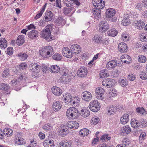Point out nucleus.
Masks as SVG:
<instances>
[{
    "label": "nucleus",
    "mask_w": 147,
    "mask_h": 147,
    "mask_svg": "<svg viewBox=\"0 0 147 147\" xmlns=\"http://www.w3.org/2000/svg\"><path fill=\"white\" fill-rule=\"evenodd\" d=\"M116 11L114 9L110 8L107 9L106 11V17L109 20L115 22L117 20L116 17Z\"/></svg>",
    "instance_id": "obj_1"
},
{
    "label": "nucleus",
    "mask_w": 147,
    "mask_h": 147,
    "mask_svg": "<svg viewBox=\"0 0 147 147\" xmlns=\"http://www.w3.org/2000/svg\"><path fill=\"white\" fill-rule=\"evenodd\" d=\"M79 113L76 108L71 107L68 109L66 111L67 116L71 118L76 119L78 117Z\"/></svg>",
    "instance_id": "obj_2"
},
{
    "label": "nucleus",
    "mask_w": 147,
    "mask_h": 147,
    "mask_svg": "<svg viewBox=\"0 0 147 147\" xmlns=\"http://www.w3.org/2000/svg\"><path fill=\"white\" fill-rule=\"evenodd\" d=\"M92 42L94 43L98 44H102L103 45L108 43V41L107 39H103L102 36L99 35H96L92 39Z\"/></svg>",
    "instance_id": "obj_3"
},
{
    "label": "nucleus",
    "mask_w": 147,
    "mask_h": 147,
    "mask_svg": "<svg viewBox=\"0 0 147 147\" xmlns=\"http://www.w3.org/2000/svg\"><path fill=\"white\" fill-rule=\"evenodd\" d=\"M101 106L99 103L96 100L91 101L89 105V107L91 111L94 112H97L100 110Z\"/></svg>",
    "instance_id": "obj_4"
},
{
    "label": "nucleus",
    "mask_w": 147,
    "mask_h": 147,
    "mask_svg": "<svg viewBox=\"0 0 147 147\" xmlns=\"http://www.w3.org/2000/svg\"><path fill=\"white\" fill-rule=\"evenodd\" d=\"M59 79L60 82L65 84H68L71 80V76L65 71H63Z\"/></svg>",
    "instance_id": "obj_5"
},
{
    "label": "nucleus",
    "mask_w": 147,
    "mask_h": 147,
    "mask_svg": "<svg viewBox=\"0 0 147 147\" xmlns=\"http://www.w3.org/2000/svg\"><path fill=\"white\" fill-rule=\"evenodd\" d=\"M41 36L48 41L53 40V38L51 36L50 30L45 29L41 32Z\"/></svg>",
    "instance_id": "obj_6"
},
{
    "label": "nucleus",
    "mask_w": 147,
    "mask_h": 147,
    "mask_svg": "<svg viewBox=\"0 0 147 147\" xmlns=\"http://www.w3.org/2000/svg\"><path fill=\"white\" fill-rule=\"evenodd\" d=\"M82 98L83 100L85 101L89 102L92 99V97L90 92L85 91L82 94Z\"/></svg>",
    "instance_id": "obj_7"
},
{
    "label": "nucleus",
    "mask_w": 147,
    "mask_h": 147,
    "mask_svg": "<svg viewBox=\"0 0 147 147\" xmlns=\"http://www.w3.org/2000/svg\"><path fill=\"white\" fill-rule=\"evenodd\" d=\"M99 28V30L101 32H103L107 31L109 29V26L107 21H102L100 23Z\"/></svg>",
    "instance_id": "obj_8"
},
{
    "label": "nucleus",
    "mask_w": 147,
    "mask_h": 147,
    "mask_svg": "<svg viewBox=\"0 0 147 147\" xmlns=\"http://www.w3.org/2000/svg\"><path fill=\"white\" fill-rule=\"evenodd\" d=\"M102 84L107 88L111 87L114 85V80L112 79L107 78L103 81Z\"/></svg>",
    "instance_id": "obj_9"
},
{
    "label": "nucleus",
    "mask_w": 147,
    "mask_h": 147,
    "mask_svg": "<svg viewBox=\"0 0 147 147\" xmlns=\"http://www.w3.org/2000/svg\"><path fill=\"white\" fill-rule=\"evenodd\" d=\"M96 93V98L100 100H102L104 98L102 95L104 93V90L100 87L96 88L95 90Z\"/></svg>",
    "instance_id": "obj_10"
},
{
    "label": "nucleus",
    "mask_w": 147,
    "mask_h": 147,
    "mask_svg": "<svg viewBox=\"0 0 147 147\" xmlns=\"http://www.w3.org/2000/svg\"><path fill=\"white\" fill-rule=\"evenodd\" d=\"M93 4L96 8L95 9H101L104 7V1L101 0H95Z\"/></svg>",
    "instance_id": "obj_11"
},
{
    "label": "nucleus",
    "mask_w": 147,
    "mask_h": 147,
    "mask_svg": "<svg viewBox=\"0 0 147 147\" xmlns=\"http://www.w3.org/2000/svg\"><path fill=\"white\" fill-rule=\"evenodd\" d=\"M45 16L44 19L46 22L51 21L53 19L54 15L49 10L47 11L45 13Z\"/></svg>",
    "instance_id": "obj_12"
},
{
    "label": "nucleus",
    "mask_w": 147,
    "mask_h": 147,
    "mask_svg": "<svg viewBox=\"0 0 147 147\" xmlns=\"http://www.w3.org/2000/svg\"><path fill=\"white\" fill-rule=\"evenodd\" d=\"M87 74V70L84 67L80 68L77 71V75L82 78L84 77Z\"/></svg>",
    "instance_id": "obj_13"
},
{
    "label": "nucleus",
    "mask_w": 147,
    "mask_h": 147,
    "mask_svg": "<svg viewBox=\"0 0 147 147\" xmlns=\"http://www.w3.org/2000/svg\"><path fill=\"white\" fill-rule=\"evenodd\" d=\"M67 126L68 127L75 129L78 128L79 127L78 123L75 121H69L67 124Z\"/></svg>",
    "instance_id": "obj_14"
},
{
    "label": "nucleus",
    "mask_w": 147,
    "mask_h": 147,
    "mask_svg": "<svg viewBox=\"0 0 147 147\" xmlns=\"http://www.w3.org/2000/svg\"><path fill=\"white\" fill-rule=\"evenodd\" d=\"M118 48L119 51L121 53L126 52L128 49L127 45L124 43H120L118 45Z\"/></svg>",
    "instance_id": "obj_15"
},
{
    "label": "nucleus",
    "mask_w": 147,
    "mask_h": 147,
    "mask_svg": "<svg viewBox=\"0 0 147 147\" xmlns=\"http://www.w3.org/2000/svg\"><path fill=\"white\" fill-rule=\"evenodd\" d=\"M30 70L34 72H36L40 70V66L38 64L33 63L31 64L29 66Z\"/></svg>",
    "instance_id": "obj_16"
},
{
    "label": "nucleus",
    "mask_w": 147,
    "mask_h": 147,
    "mask_svg": "<svg viewBox=\"0 0 147 147\" xmlns=\"http://www.w3.org/2000/svg\"><path fill=\"white\" fill-rule=\"evenodd\" d=\"M131 131L130 126L125 125L122 127L121 130V135H127L129 134Z\"/></svg>",
    "instance_id": "obj_17"
},
{
    "label": "nucleus",
    "mask_w": 147,
    "mask_h": 147,
    "mask_svg": "<svg viewBox=\"0 0 147 147\" xmlns=\"http://www.w3.org/2000/svg\"><path fill=\"white\" fill-rule=\"evenodd\" d=\"M117 64V61L114 60H111L107 62L106 64V67L109 70L114 68Z\"/></svg>",
    "instance_id": "obj_18"
},
{
    "label": "nucleus",
    "mask_w": 147,
    "mask_h": 147,
    "mask_svg": "<svg viewBox=\"0 0 147 147\" xmlns=\"http://www.w3.org/2000/svg\"><path fill=\"white\" fill-rule=\"evenodd\" d=\"M62 105L60 102L55 101L53 102V109L55 111L57 112L59 111L62 107Z\"/></svg>",
    "instance_id": "obj_19"
},
{
    "label": "nucleus",
    "mask_w": 147,
    "mask_h": 147,
    "mask_svg": "<svg viewBox=\"0 0 147 147\" xmlns=\"http://www.w3.org/2000/svg\"><path fill=\"white\" fill-rule=\"evenodd\" d=\"M71 49L72 52L75 54L79 53L81 50L80 46L77 44L72 45L71 47Z\"/></svg>",
    "instance_id": "obj_20"
},
{
    "label": "nucleus",
    "mask_w": 147,
    "mask_h": 147,
    "mask_svg": "<svg viewBox=\"0 0 147 147\" xmlns=\"http://www.w3.org/2000/svg\"><path fill=\"white\" fill-rule=\"evenodd\" d=\"M40 54L43 57L49 58L50 57L48 53L47 50L45 47L42 48L39 50Z\"/></svg>",
    "instance_id": "obj_21"
},
{
    "label": "nucleus",
    "mask_w": 147,
    "mask_h": 147,
    "mask_svg": "<svg viewBox=\"0 0 147 147\" xmlns=\"http://www.w3.org/2000/svg\"><path fill=\"white\" fill-rule=\"evenodd\" d=\"M59 128V129L58 131L59 134L61 136H65L68 134L69 132L68 129L65 127L60 126Z\"/></svg>",
    "instance_id": "obj_22"
},
{
    "label": "nucleus",
    "mask_w": 147,
    "mask_h": 147,
    "mask_svg": "<svg viewBox=\"0 0 147 147\" xmlns=\"http://www.w3.org/2000/svg\"><path fill=\"white\" fill-rule=\"evenodd\" d=\"M44 147H53L54 145V141L53 140H49L46 139L43 143Z\"/></svg>",
    "instance_id": "obj_23"
},
{
    "label": "nucleus",
    "mask_w": 147,
    "mask_h": 147,
    "mask_svg": "<svg viewBox=\"0 0 147 147\" xmlns=\"http://www.w3.org/2000/svg\"><path fill=\"white\" fill-rule=\"evenodd\" d=\"M135 28L138 29H142L143 28L144 26L145 25V23L143 21L139 20L136 21L134 22Z\"/></svg>",
    "instance_id": "obj_24"
},
{
    "label": "nucleus",
    "mask_w": 147,
    "mask_h": 147,
    "mask_svg": "<svg viewBox=\"0 0 147 147\" xmlns=\"http://www.w3.org/2000/svg\"><path fill=\"white\" fill-rule=\"evenodd\" d=\"M120 58L121 61H123L124 63H129L131 61V57L129 55L126 54L122 55Z\"/></svg>",
    "instance_id": "obj_25"
},
{
    "label": "nucleus",
    "mask_w": 147,
    "mask_h": 147,
    "mask_svg": "<svg viewBox=\"0 0 147 147\" xmlns=\"http://www.w3.org/2000/svg\"><path fill=\"white\" fill-rule=\"evenodd\" d=\"M79 102V98L77 96L72 97L71 101H70V104L75 107L78 106Z\"/></svg>",
    "instance_id": "obj_26"
},
{
    "label": "nucleus",
    "mask_w": 147,
    "mask_h": 147,
    "mask_svg": "<svg viewBox=\"0 0 147 147\" xmlns=\"http://www.w3.org/2000/svg\"><path fill=\"white\" fill-rule=\"evenodd\" d=\"M129 117L128 114H124L121 118V123L122 124H125L129 121Z\"/></svg>",
    "instance_id": "obj_27"
},
{
    "label": "nucleus",
    "mask_w": 147,
    "mask_h": 147,
    "mask_svg": "<svg viewBox=\"0 0 147 147\" xmlns=\"http://www.w3.org/2000/svg\"><path fill=\"white\" fill-rule=\"evenodd\" d=\"M52 92L55 95L59 96L61 95L62 93V90L59 87L55 86L51 89Z\"/></svg>",
    "instance_id": "obj_28"
},
{
    "label": "nucleus",
    "mask_w": 147,
    "mask_h": 147,
    "mask_svg": "<svg viewBox=\"0 0 147 147\" xmlns=\"http://www.w3.org/2000/svg\"><path fill=\"white\" fill-rule=\"evenodd\" d=\"M75 10L74 7H71L70 8L65 7L63 10V12L64 14L67 15L68 14L72 15L75 12Z\"/></svg>",
    "instance_id": "obj_29"
},
{
    "label": "nucleus",
    "mask_w": 147,
    "mask_h": 147,
    "mask_svg": "<svg viewBox=\"0 0 147 147\" xmlns=\"http://www.w3.org/2000/svg\"><path fill=\"white\" fill-rule=\"evenodd\" d=\"M38 32L36 30H32L28 34V37L32 39H34L38 36Z\"/></svg>",
    "instance_id": "obj_30"
},
{
    "label": "nucleus",
    "mask_w": 147,
    "mask_h": 147,
    "mask_svg": "<svg viewBox=\"0 0 147 147\" xmlns=\"http://www.w3.org/2000/svg\"><path fill=\"white\" fill-rule=\"evenodd\" d=\"M80 115L84 117H88L90 115V111L86 108H84L81 110Z\"/></svg>",
    "instance_id": "obj_31"
},
{
    "label": "nucleus",
    "mask_w": 147,
    "mask_h": 147,
    "mask_svg": "<svg viewBox=\"0 0 147 147\" xmlns=\"http://www.w3.org/2000/svg\"><path fill=\"white\" fill-rule=\"evenodd\" d=\"M24 36L20 35L18 36L16 40V43L19 46L22 45L24 42Z\"/></svg>",
    "instance_id": "obj_32"
},
{
    "label": "nucleus",
    "mask_w": 147,
    "mask_h": 147,
    "mask_svg": "<svg viewBox=\"0 0 147 147\" xmlns=\"http://www.w3.org/2000/svg\"><path fill=\"white\" fill-rule=\"evenodd\" d=\"M60 70L59 67L57 65H53L50 67V70L51 72L53 73H57Z\"/></svg>",
    "instance_id": "obj_33"
},
{
    "label": "nucleus",
    "mask_w": 147,
    "mask_h": 147,
    "mask_svg": "<svg viewBox=\"0 0 147 147\" xmlns=\"http://www.w3.org/2000/svg\"><path fill=\"white\" fill-rule=\"evenodd\" d=\"M7 46V42L4 38H0V48L3 49L6 48Z\"/></svg>",
    "instance_id": "obj_34"
},
{
    "label": "nucleus",
    "mask_w": 147,
    "mask_h": 147,
    "mask_svg": "<svg viewBox=\"0 0 147 147\" xmlns=\"http://www.w3.org/2000/svg\"><path fill=\"white\" fill-rule=\"evenodd\" d=\"M3 133V135H7V137H10L12 135L13 131L10 128H5L4 129Z\"/></svg>",
    "instance_id": "obj_35"
},
{
    "label": "nucleus",
    "mask_w": 147,
    "mask_h": 147,
    "mask_svg": "<svg viewBox=\"0 0 147 147\" xmlns=\"http://www.w3.org/2000/svg\"><path fill=\"white\" fill-rule=\"evenodd\" d=\"M118 33V31L115 28H113L108 31L107 32V34L108 35L114 37L116 36Z\"/></svg>",
    "instance_id": "obj_36"
},
{
    "label": "nucleus",
    "mask_w": 147,
    "mask_h": 147,
    "mask_svg": "<svg viewBox=\"0 0 147 147\" xmlns=\"http://www.w3.org/2000/svg\"><path fill=\"white\" fill-rule=\"evenodd\" d=\"M101 11L100 9H95L93 10L94 17L97 20L101 17Z\"/></svg>",
    "instance_id": "obj_37"
},
{
    "label": "nucleus",
    "mask_w": 147,
    "mask_h": 147,
    "mask_svg": "<svg viewBox=\"0 0 147 147\" xmlns=\"http://www.w3.org/2000/svg\"><path fill=\"white\" fill-rule=\"evenodd\" d=\"M55 22L57 25L59 26L60 25H63L65 23V21L63 17L59 16L55 20Z\"/></svg>",
    "instance_id": "obj_38"
},
{
    "label": "nucleus",
    "mask_w": 147,
    "mask_h": 147,
    "mask_svg": "<svg viewBox=\"0 0 147 147\" xmlns=\"http://www.w3.org/2000/svg\"><path fill=\"white\" fill-rule=\"evenodd\" d=\"M140 39L142 42H145L147 41V33L143 32L140 35Z\"/></svg>",
    "instance_id": "obj_39"
},
{
    "label": "nucleus",
    "mask_w": 147,
    "mask_h": 147,
    "mask_svg": "<svg viewBox=\"0 0 147 147\" xmlns=\"http://www.w3.org/2000/svg\"><path fill=\"white\" fill-rule=\"evenodd\" d=\"M18 57L21 61H24L27 58L28 55L25 53L21 52L18 54Z\"/></svg>",
    "instance_id": "obj_40"
},
{
    "label": "nucleus",
    "mask_w": 147,
    "mask_h": 147,
    "mask_svg": "<svg viewBox=\"0 0 147 147\" xmlns=\"http://www.w3.org/2000/svg\"><path fill=\"white\" fill-rule=\"evenodd\" d=\"M15 143L19 145L24 144L25 143V140L20 137H17L15 140Z\"/></svg>",
    "instance_id": "obj_41"
},
{
    "label": "nucleus",
    "mask_w": 147,
    "mask_h": 147,
    "mask_svg": "<svg viewBox=\"0 0 147 147\" xmlns=\"http://www.w3.org/2000/svg\"><path fill=\"white\" fill-rule=\"evenodd\" d=\"M116 111V108L114 106L112 105L110 106L108 109L107 114L110 115L114 114Z\"/></svg>",
    "instance_id": "obj_42"
},
{
    "label": "nucleus",
    "mask_w": 147,
    "mask_h": 147,
    "mask_svg": "<svg viewBox=\"0 0 147 147\" xmlns=\"http://www.w3.org/2000/svg\"><path fill=\"white\" fill-rule=\"evenodd\" d=\"M52 59L56 61H60L62 59V56L59 53H55L52 55Z\"/></svg>",
    "instance_id": "obj_43"
},
{
    "label": "nucleus",
    "mask_w": 147,
    "mask_h": 147,
    "mask_svg": "<svg viewBox=\"0 0 147 147\" xmlns=\"http://www.w3.org/2000/svg\"><path fill=\"white\" fill-rule=\"evenodd\" d=\"M74 0H63L64 4L67 7L71 6L74 5Z\"/></svg>",
    "instance_id": "obj_44"
},
{
    "label": "nucleus",
    "mask_w": 147,
    "mask_h": 147,
    "mask_svg": "<svg viewBox=\"0 0 147 147\" xmlns=\"http://www.w3.org/2000/svg\"><path fill=\"white\" fill-rule=\"evenodd\" d=\"M89 133V130L86 128L83 129L79 132V134L82 137L87 136Z\"/></svg>",
    "instance_id": "obj_45"
},
{
    "label": "nucleus",
    "mask_w": 147,
    "mask_h": 147,
    "mask_svg": "<svg viewBox=\"0 0 147 147\" xmlns=\"http://www.w3.org/2000/svg\"><path fill=\"white\" fill-rule=\"evenodd\" d=\"M131 21L129 18L125 17L122 20V22L123 26H126L129 24L131 23Z\"/></svg>",
    "instance_id": "obj_46"
},
{
    "label": "nucleus",
    "mask_w": 147,
    "mask_h": 147,
    "mask_svg": "<svg viewBox=\"0 0 147 147\" xmlns=\"http://www.w3.org/2000/svg\"><path fill=\"white\" fill-rule=\"evenodd\" d=\"M45 47L47 49V50L48 53L50 57L54 53L53 47L49 45Z\"/></svg>",
    "instance_id": "obj_47"
},
{
    "label": "nucleus",
    "mask_w": 147,
    "mask_h": 147,
    "mask_svg": "<svg viewBox=\"0 0 147 147\" xmlns=\"http://www.w3.org/2000/svg\"><path fill=\"white\" fill-rule=\"evenodd\" d=\"M63 98L64 100L68 103H70V101H71V100L72 97L69 94H67L65 95H63Z\"/></svg>",
    "instance_id": "obj_48"
},
{
    "label": "nucleus",
    "mask_w": 147,
    "mask_h": 147,
    "mask_svg": "<svg viewBox=\"0 0 147 147\" xmlns=\"http://www.w3.org/2000/svg\"><path fill=\"white\" fill-rule=\"evenodd\" d=\"M117 92L114 89H112L109 92V96L111 98L114 97L117 95Z\"/></svg>",
    "instance_id": "obj_49"
},
{
    "label": "nucleus",
    "mask_w": 147,
    "mask_h": 147,
    "mask_svg": "<svg viewBox=\"0 0 147 147\" xmlns=\"http://www.w3.org/2000/svg\"><path fill=\"white\" fill-rule=\"evenodd\" d=\"M99 118L97 117H92L91 120V124L96 125L99 121Z\"/></svg>",
    "instance_id": "obj_50"
},
{
    "label": "nucleus",
    "mask_w": 147,
    "mask_h": 147,
    "mask_svg": "<svg viewBox=\"0 0 147 147\" xmlns=\"http://www.w3.org/2000/svg\"><path fill=\"white\" fill-rule=\"evenodd\" d=\"M131 126L134 128H136L139 126V124L137 120L134 119H132L131 120Z\"/></svg>",
    "instance_id": "obj_51"
},
{
    "label": "nucleus",
    "mask_w": 147,
    "mask_h": 147,
    "mask_svg": "<svg viewBox=\"0 0 147 147\" xmlns=\"http://www.w3.org/2000/svg\"><path fill=\"white\" fill-rule=\"evenodd\" d=\"M108 71L107 70H103L101 71L100 73V77L101 78L106 77L108 75Z\"/></svg>",
    "instance_id": "obj_52"
},
{
    "label": "nucleus",
    "mask_w": 147,
    "mask_h": 147,
    "mask_svg": "<svg viewBox=\"0 0 147 147\" xmlns=\"http://www.w3.org/2000/svg\"><path fill=\"white\" fill-rule=\"evenodd\" d=\"M9 87V85L5 83L0 84V90H1L6 91L8 89Z\"/></svg>",
    "instance_id": "obj_53"
},
{
    "label": "nucleus",
    "mask_w": 147,
    "mask_h": 147,
    "mask_svg": "<svg viewBox=\"0 0 147 147\" xmlns=\"http://www.w3.org/2000/svg\"><path fill=\"white\" fill-rule=\"evenodd\" d=\"M122 39L125 41H127L129 40L128 35L125 32H123L121 35Z\"/></svg>",
    "instance_id": "obj_54"
},
{
    "label": "nucleus",
    "mask_w": 147,
    "mask_h": 147,
    "mask_svg": "<svg viewBox=\"0 0 147 147\" xmlns=\"http://www.w3.org/2000/svg\"><path fill=\"white\" fill-rule=\"evenodd\" d=\"M138 61L140 63H144L146 61V58L144 55H140L138 56Z\"/></svg>",
    "instance_id": "obj_55"
},
{
    "label": "nucleus",
    "mask_w": 147,
    "mask_h": 147,
    "mask_svg": "<svg viewBox=\"0 0 147 147\" xmlns=\"http://www.w3.org/2000/svg\"><path fill=\"white\" fill-rule=\"evenodd\" d=\"M140 78L143 80L147 79V73L144 71H141L140 74Z\"/></svg>",
    "instance_id": "obj_56"
},
{
    "label": "nucleus",
    "mask_w": 147,
    "mask_h": 147,
    "mask_svg": "<svg viewBox=\"0 0 147 147\" xmlns=\"http://www.w3.org/2000/svg\"><path fill=\"white\" fill-rule=\"evenodd\" d=\"M63 141L65 147H70L72 145V142L69 140H66Z\"/></svg>",
    "instance_id": "obj_57"
},
{
    "label": "nucleus",
    "mask_w": 147,
    "mask_h": 147,
    "mask_svg": "<svg viewBox=\"0 0 147 147\" xmlns=\"http://www.w3.org/2000/svg\"><path fill=\"white\" fill-rule=\"evenodd\" d=\"M52 126L49 123H47L44 125L43 126V129L45 130H49L52 128Z\"/></svg>",
    "instance_id": "obj_58"
},
{
    "label": "nucleus",
    "mask_w": 147,
    "mask_h": 147,
    "mask_svg": "<svg viewBox=\"0 0 147 147\" xmlns=\"http://www.w3.org/2000/svg\"><path fill=\"white\" fill-rule=\"evenodd\" d=\"M70 49L67 47H64L63 48L62 52V53L63 55L65 57H68V55H67L68 52L69 51V50Z\"/></svg>",
    "instance_id": "obj_59"
},
{
    "label": "nucleus",
    "mask_w": 147,
    "mask_h": 147,
    "mask_svg": "<svg viewBox=\"0 0 147 147\" xmlns=\"http://www.w3.org/2000/svg\"><path fill=\"white\" fill-rule=\"evenodd\" d=\"M23 79V76L21 75L20 77L18 79V80L17 79H13V80L11 82V84L12 86H14L15 85H16L17 83L20 81L21 80Z\"/></svg>",
    "instance_id": "obj_60"
},
{
    "label": "nucleus",
    "mask_w": 147,
    "mask_h": 147,
    "mask_svg": "<svg viewBox=\"0 0 147 147\" xmlns=\"http://www.w3.org/2000/svg\"><path fill=\"white\" fill-rule=\"evenodd\" d=\"M9 70L8 69H5L2 74V76L3 78H6L9 75Z\"/></svg>",
    "instance_id": "obj_61"
},
{
    "label": "nucleus",
    "mask_w": 147,
    "mask_h": 147,
    "mask_svg": "<svg viewBox=\"0 0 147 147\" xmlns=\"http://www.w3.org/2000/svg\"><path fill=\"white\" fill-rule=\"evenodd\" d=\"M122 144L126 145V146H128L130 143V140L127 138H125L122 140Z\"/></svg>",
    "instance_id": "obj_62"
},
{
    "label": "nucleus",
    "mask_w": 147,
    "mask_h": 147,
    "mask_svg": "<svg viewBox=\"0 0 147 147\" xmlns=\"http://www.w3.org/2000/svg\"><path fill=\"white\" fill-rule=\"evenodd\" d=\"M136 111L138 113L141 114H143L145 112L144 109L142 107L137 108Z\"/></svg>",
    "instance_id": "obj_63"
},
{
    "label": "nucleus",
    "mask_w": 147,
    "mask_h": 147,
    "mask_svg": "<svg viewBox=\"0 0 147 147\" xmlns=\"http://www.w3.org/2000/svg\"><path fill=\"white\" fill-rule=\"evenodd\" d=\"M13 49L11 47H8L7 49V52L9 55H12L13 53Z\"/></svg>",
    "instance_id": "obj_64"
}]
</instances>
